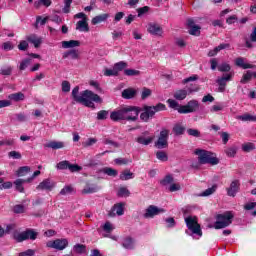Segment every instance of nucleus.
Here are the masks:
<instances>
[{
	"label": "nucleus",
	"mask_w": 256,
	"mask_h": 256,
	"mask_svg": "<svg viewBox=\"0 0 256 256\" xmlns=\"http://www.w3.org/2000/svg\"><path fill=\"white\" fill-rule=\"evenodd\" d=\"M72 98L76 103H80L90 109H95V103H103L101 96L93 93L91 90H84L79 95V86H76L72 90ZM94 101V103H93Z\"/></svg>",
	"instance_id": "obj_1"
},
{
	"label": "nucleus",
	"mask_w": 256,
	"mask_h": 256,
	"mask_svg": "<svg viewBox=\"0 0 256 256\" xmlns=\"http://www.w3.org/2000/svg\"><path fill=\"white\" fill-rule=\"evenodd\" d=\"M138 117L139 108L135 106H122L110 113V119L114 122L137 121Z\"/></svg>",
	"instance_id": "obj_2"
},
{
	"label": "nucleus",
	"mask_w": 256,
	"mask_h": 256,
	"mask_svg": "<svg viewBox=\"0 0 256 256\" xmlns=\"http://www.w3.org/2000/svg\"><path fill=\"white\" fill-rule=\"evenodd\" d=\"M167 106L163 103H158L156 106H147L145 105L143 107V111L140 114L141 121H144V123L149 122V119H153L155 117V113H159V111H166Z\"/></svg>",
	"instance_id": "obj_3"
},
{
	"label": "nucleus",
	"mask_w": 256,
	"mask_h": 256,
	"mask_svg": "<svg viewBox=\"0 0 256 256\" xmlns=\"http://www.w3.org/2000/svg\"><path fill=\"white\" fill-rule=\"evenodd\" d=\"M195 155H198V161L201 165H219V159L214 157L213 154L206 150L197 149Z\"/></svg>",
	"instance_id": "obj_4"
},
{
	"label": "nucleus",
	"mask_w": 256,
	"mask_h": 256,
	"mask_svg": "<svg viewBox=\"0 0 256 256\" xmlns=\"http://www.w3.org/2000/svg\"><path fill=\"white\" fill-rule=\"evenodd\" d=\"M233 213L227 211L223 214H218L216 219L217 221L214 224L215 229H225V227H229L231 223H233Z\"/></svg>",
	"instance_id": "obj_5"
},
{
	"label": "nucleus",
	"mask_w": 256,
	"mask_h": 256,
	"mask_svg": "<svg viewBox=\"0 0 256 256\" xmlns=\"http://www.w3.org/2000/svg\"><path fill=\"white\" fill-rule=\"evenodd\" d=\"M169 129L162 128L157 141L154 143L156 149H167L169 147Z\"/></svg>",
	"instance_id": "obj_6"
},
{
	"label": "nucleus",
	"mask_w": 256,
	"mask_h": 256,
	"mask_svg": "<svg viewBox=\"0 0 256 256\" xmlns=\"http://www.w3.org/2000/svg\"><path fill=\"white\" fill-rule=\"evenodd\" d=\"M186 227L188 231H191L193 235H198L199 237L203 236V231H201V225L197 222V218L187 217L185 218Z\"/></svg>",
	"instance_id": "obj_7"
},
{
	"label": "nucleus",
	"mask_w": 256,
	"mask_h": 256,
	"mask_svg": "<svg viewBox=\"0 0 256 256\" xmlns=\"http://www.w3.org/2000/svg\"><path fill=\"white\" fill-rule=\"evenodd\" d=\"M199 101L190 100L186 105L180 106L178 108V113L187 114V113H195L199 111Z\"/></svg>",
	"instance_id": "obj_8"
},
{
	"label": "nucleus",
	"mask_w": 256,
	"mask_h": 256,
	"mask_svg": "<svg viewBox=\"0 0 256 256\" xmlns=\"http://www.w3.org/2000/svg\"><path fill=\"white\" fill-rule=\"evenodd\" d=\"M56 169H59L60 171H65L66 169H69L71 173H79L83 168L77 164H71L69 161L64 160L60 161L56 165Z\"/></svg>",
	"instance_id": "obj_9"
},
{
	"label": "nucleus",
	"mask_w": 256,
	"mask_h": 256,
	"mask_svg": "<svg viewBox=\"0 0 256 256\" xmlns=\"http://www.w3.org/2000/svg\"><path fill=\"white\" fill-rule=\"evenodd\" d=\"M161 213H165V209L150 205L145 209L143 217L144 219H153V217H157V215H161Z\"/></svg>",
	"instance_id": "obj_10"
},
{
	"label": "nucleus",
	"mask_w": 256,
	"mask_h": 256,
	"mask_svg": "<svg viewBox=\"0 0 256 256\" xmlns=\"http://www.w3.org/2000/svg\"><path fill=\"white\" fill-rule=\"evenodd\" d=\"M50 249H57L58 251H63V249H67L69 246V241L65 238L56 239L54 241H49L46 244Z\"/></svg>",
	"instance_id": "obj_11"
},
{
	"label": "nucleus",
	"mask_w": 256,
	"mask_h": 256,
	"mask_svg": "<svg viewBox=\"0 0 256 256\" xmlns=\"http://www.w3.org/2000/svg\"><path fill=\"white\" fill-rule=\"evenodd\" d=\"M125 214V202H120L114 204V207L111 208V210L108 212L109 217H115V215H118L121 217V215Z\"/></svg>",
	"instance_id": "obj_12"
},
{
	"label": "nucleus",
	"mask_w": 256,
	"mask_h": 256,
	"mask_svg": "<svg viewBox=\"0 0 256 256\" xmlns=\"http://www.w3.org/2000/svg\"><path fill=\"white\" fill-rule=\"evenodd\" d=\"M233 79V73L223 74L221 78H218L216 82L218 83V91L220 93H225V87H227V81H231Z\"/></svg>",
	"instance_id": "obj_13"
},
{
	"label": "nucleus",
	"mask_w": 256,
	"mask_h": 256,
	"mask_svg": "<svg viewBox=\"0 0 256 256\" xmlns=\"http://www.w3.org/2000/svg\"><path fill=\"white\" fill-rule=\"evenodd\" d=\"M37 191H53L55 189V181L44 179L37 187Z\"/></svg>",
	"instance_id": "obj_14"
},
{
	"label": "nucleus",
	"mask_w": 256,
	"mask_h": 256,
	"mask_svg": "<svg viewBox=\"0 0 256 256\" xmlns=\"http://www.w3.org/2000/svg\"><path fill=\"white\" fill-rule=\"evenodd\" d=\"M26 41H28V43H32L36 49H39V47H41V43H43V38L37 36V34H30L26 36Z\"/></svg>",
	"instance_id": "obj_15"
},
{
	"label": "nucleus",
	"mask_w": 256,
	"mask_h": 256,
	"mask_svg": "<svg viewBox=\"0 0 256 256\" xmlns=\"http://www.w3.org/2000/svg\"><path fill=\"white\" fill-rule=\"evenodd\" d=\"M148 33L161 37L163 35V28L159 24L150 23L148 24Z\"/></svg>",
	"instance_id": "obj_16"
},
{
	"label": "nucleus",
	"mask_w": 256,
	"mask_h": 256,
	"mask_svg": "<svg viewBox=\"0 0 256 256\" xmlns=\"http://www.w3.org/2000/svg\"><path fill=\"white\" fill-rule=\"evenodd\" d=\"M239 186V180L232 181L230 187L227 188V195H229V197H235V195L239 193Z\"/></svg>",
	"instance_id": "obj_17"
},
{
	"label": "nucleus",
	"mask_w": 256,
	"mask_h": 256,
	"mask_svg": "<svg viewBox=\"0 0 256 256\" xmlns=\"http://www.w3.org/2000/svg\"><path fill=\"white\" fill-rule=\"evenodd\" d=\"M25 183H31V179H17L14 182L16 191H19V193H25V188L23 187V185H25Z\"/></svg>",
	"instance_id": "obj_18"
},
{
	"label": "nucleus",
	"mask_w": 256,
	"mask_h": 256,
	"mask_svg": "<svg viewBox=\"0 0 256 256\" xmlns=\"http://www.w3.org/2000/svg\"><path fill=\"white\" fill-rule=\"evenodd\" d=\"M231 47L230 44H220L215 47L213 50L208 52V57H215L219 51H223V49H229Z\"/></svg>",
	"instance_id": "obj_19"
},
{
	"label": "nucleus",
	"mask_w": 256,
	"mask_h": 256,
	"mask_svg": "<svg viewBox=\"0 0 256 256\" xmlns=\"http://www.w3.org/2000/svg\"><path fill=\"white\" fill-rule=\"evenodd\" d=\"M235 64L242 69H255V65L245 63V59L242 57L237 58Z\"/></svg>",
	"instance_id": "obj_20"
},
{
	"label": "nucleus",
	"mask_w": 256,
	"mask_h": 256,
	"mask_svg": "<svg viewBox=\"0 0 256 256\" xmlns=\"http://www.w3.org/2000/svg\"><path fill=\"white\" fill-rule=\"evenodd\" d=\"M99 191V187L95 184H87L82 190V195H88L90 193H97Z\"/></svg>",
	"instance_id": "obj_21"
},
{
	"label": "nucleus",
	"mask_w": 256,
	"mask_h": 256,
	"mask_svg": "<svg viewBox=\"0 0 256 256\" xmlns=\"http://www.w3.org/2000/svg\"><path fill=\"white\" fill-rule=\"evenodd\" d=\"M137 95V90L133 88H127L122 91L123 99H133Z\"/></svg>",
	"instance_id": "obj_22"
},
{
	"label": "nucleus",
	"mask_w": 256,
	"mask_h": 256,
	"mask_svg": "<svg viewBox=\"0 0 256 256\" xmlns=\"http://www.w3.org/2000/svg\"><path fill=\"white\" fill-rule=\"evenodd\" d=\"M77 31H84L85 33H89V24L87 20H80L76 24Z\"/></svg>",
	"instance_id": "obj_23"
},
{
	"label": "nucleus",
	"mask_w": 256,
	"mask_h": 256,
	"mask_svg": "<svg viewBox=\"0 0 256 256\" xmlns=\"http://www.w3.org/2000/svg\"><path fill=\"white\" fill-rule=\"evenodd\" d=\"M79 45H81V42L78 40L62 41L63 49H71L73 47H79Z\"/></svg>",
	"instance_id": "obj_24"
},
{
	"label": "nucleus",
	"mask_w": 256,
	"mask_h": 256,
	"mask_svg": "<svg viewBox=\"0 0 256 256\" xmlns=\"http://www.w3.org/2000/svg\"><path fill=\"white\" fill-rule=\"evenodd\" d=\"M107 19H109V14H100L96 17H94L91 21L92 25H99V23L105 22Z\"/></svg>",
	"instance_id": "obj_25"
},
{
	"label": "nucleus",
	"mask_w": 256,
	"mask_h": 256,
	"mask_svg": "<svg viewBox=\"0 0 256 256\" xmlns=\"http://www.w3.org/2000/svg\"><path fill=\"white\" fill-rule=\"evenodd\" d=\"M114 69L116 70V73H121V71H125L129 67V64L125 61L117 62L113 65Z\"/></svg>",
	"instance_id": "obj_26"
},
{
	"label": "nucleus",
	"mask_w": 256,
	"mask_h": 256,
	"mask_svg": "<svg viewBox=\"0 0 256 256\" xmlns=\"http://www.w3.org/2000/svg\"><path fill=\"white\" fill-rule=\"evenodd\" d=\"M8 99H10V101H25V94H23V92H17V93H13L8 95Z\"/></svg>",
	"instance_id": "obj_27"
},
{
	"label": "nucleus",
	"mask_w": 256,
	"mask_h": 256,
	"mask_svg": "<svg viewBox=\"0 0 256 256\" xmlns=\"http://www.w3.org/2000/svg\"><path fill=\"white\" fill-rule=\"evenodd\" d=\"M153 139H155V137H145V136H139L138 138H136L137 143H139L140 145H151V143H153Z\"/></svg>",
	"instance_id": "obj_28"
},
{
	"label": "nucleus",
	"mask_w": 256,
	"mask_h": 256,
	"mask_svg": "<svg viewBox=\"0 0 256 256\" xmlns=\"http://www.w3.org/2000/svg\"><path fill=\"white\" fill-rule=\"evenodd\" d=\"M44 147H47L48 149H63V147H65V143L51 141V142L45 144Z\"/></svg>",
	"instance_id": "obj_29"
},
{
	"label": "nucleus",
	"mask_w": 256,
	"mask_h": 256,
	"mask_svg": "<svg viewBox=\"0 0 256 256\" xmlns=\"http://www.w3.org/2000/svg\"><path fill=\"white\" fill-rule=\"evenodd\" d=\"M120 179L121 181H129V179H135V174H133L131 170L126 169L121 172Z\"/></svg>",
	"instance_id": "obj_30"
},
{
	"label": "nucleus",
	"mask_w": 256,
	"mask_h": 256,
	"mask_svg": "<svg viewBox=\"0 0 256 256\" xmlns=\"http://www.w3.org/2000/svg\"><path fill=\"white\" fill-rule=\"evenodd\" d=\"M101 173L108 175V177H117V175H119V172L111 167L102 168Z\"/></svg>",
	"instance_id": "obj_31"
},
{
	"label": "nucleus",
	"mask_w": 256,
	"mask_h": 256,
	"mask_svg": "<svg viewBox=\"0 0 256 256\" xmlns=\"http://www.w3.org/2000/svg\"><path fill=\"white\" fill-rule=\"evenodd\" d=\"M187 98V90L185 89H181V90H177L174 93V99H177V101H183V99Z\"/></svg>",
	"instance_id": "obj_32"
},
{
	"label": "nucleus",
	"mask_w": 256,
	"mask_h": 256,
	"mask_svg": "<svg viewBox=\"0 0 256 256\" xmlns=\"http://www.w3.org/2000/svg\"><path fill=\"white\" fill-rule=\"evenodd\" d=\"M73 251L78 255H83V253H87V246L84 244H76L73 247Z\"/></svg>",
	"instance_id": "obj_33"
},
{
	"label": "nucleus",
	"mask_w": 256,
	"mask_h": 256,
	"mask_svg": "<svg viewBox=\"0 0 256 256\" xmlns=\"http://www.w3.org/2000/svg\"><path fill=\"white\" fill-rule=\"evenodd\" d=\"M30 172H31V167L22 166L17 170L16 175L17 177H25V175H27V173H30Z\"/></svg>",
	"instance_id": "obj_34"
},
{
	"label": "nucleus",
	"mask_w": 256,
	"mask_h": 256,
	"mask_svg": "<svg viewBox=\"0 0 256 256\" xmlns=\"http://www.w3.org/2000/svg\"><path fill=\"white\" fill-rule=\"evenodd\" d=\"M240 121H250V122H256V116L251 115L249 113H246L244 115H240L237 117Z\"/></svg>",
	"instance_id": "obj_35"
},
{
	"label": "nucleus",
	"mask_w": 256,
	"mask_h": 256,
	"mask_svg": "<svg viewBox=\"0 0 256 256\" xmlns=\"http://www.w3.org/2000/svg\"><path fill=\"white\" fill-rule=\"evenodd\" d=\"M14 239L17 241V243H23V241H27V233L21 232V233H15L14 234Z\"/></svg>",
	"instance_id": "obj_36"
},
{
	"label": "nucleus",
	"mask_w": 256,
	"mask_h": 256,
	"mask_svg": "<svg viewBox=\"0 0 256 256\" xmlns=\"http://www.w3.org/2000/svg\"><path fill=\"white\" fill-rule=\"evenodd\" d=\"M105 77H119L117 70H115V66L113 68H106L104 69Z\"/></svg>",
	"instance_id": "obj_37"
},
{
	"label": "nucleus",
	"mask_w": 256,
	"mask_h": 256,
	"mask_svg": "<svg viewBox=\"0 0 256 256\" xmlns=\"http://www.w3.org/2000/svg\"><path fill=\"white\" fill-rule=\"evenodd\" d=\"M124 75H126V77H139V75H141V71L135 69H125Z\"/></svg>",
	"instance_id": "obj_38"
},
{
	"label": "nucleus",
	"mask_w": 256,
	"mask_h": 256,
	"mask_svg": "<svg viewBox=\"0 0 256 256\" xmlns=\"http://www.w3.org/2000/svg\"><path fill=\"white\" fill-rule=\"evenodd\" d=\"M254 149H255V144L252 142H247L242 145V151H244V153H251V151H254Z\"/></svg>",
	"instance_id": "obj_39"
},
{
	"label": "nucleus",
	"mask_w": 256,
	"mask_h": 256,
	"mask_svg": "<svg viewBox=\"0 0 256 256\" xmlns=\"http://www.w3.org/2000/svg\"><path fill=\"white\" fill-rule=\"evenodd\" d=\"M172 131L175 133V135H183V133H185V127L181 124H176L174 125Z\"/></svg>",
	"instance_id": "obj_40"
},
{
	"label": "nucleus",
	"mask_w": 256,
	"mask_h": 256,
	"mask_svg": "<svg viewBox=\"0 0 256 256\" xmlns=\"http://www.w3.org/2000/svg\"><path fill=\"white\" fill-rule=\"evenodd\" d=\"M72 193H75V188L71 185L65 186L61 191L60 195H71Z\"/></svg>",
	"instance_id": "obj_41"
},
{
	"label": "nucleus",
	"mask_w": 256,
	"mask_h": 256,
	"mask_svg": "<svg viewBox=\"0 0 256 256\" xmlns=\"http://www.w3.org/2000/svg\"><path fill=\"white\" fill-rule=\"evenodd\" d=\"M173 181H174L173 176H171V175H166V176L164 177V179H162V180L160 181V184L163 185V187H167V185H171V184L173 183Z\"/></svg>",
	"instance_id": "obj_42"
},
{
	"label": "nucleus",
	"mask_w": 256,
	"mask_h": 256,
	"mask_svg": "<svg viewBox=\"0 0 256 256\" xmlns=\"http://www.w3.org/2000/svg\"><path fill=\"white\" fill-rule=\"evenodd\" d=\"M156 158L159 161L165 162L169 160V156L167 155V153L165 151H157L156 152Z\"/></svg>",
	"instance_id": "obj_43"
},
{
	"label": "nucleus",
	"mask_w": 256,
	"mask_h": 256,
	"mask_svg": "<svg viewBox=\"0 0 256 256\" xmlns=\"http://www.w3.org/2000/svg\"><path fill=\"white\" fill-rule=\"evenodd\" d=\"M25 233H27V239H31V241H35V239H37V235H39V233L33 229H26Z\"/></svg>",
	"instance_id": "obj_44"
},
{
	"label": "nucleus",
	"mask_w": 256,
	"mask_h": 256,
	"mask_svg": "<svg viewBox=\"0 0 256 256\" xmlns=\"http://www.w3.org/2000/svg\"><path fill=\"white\" fill-rule=\"evenodd\" d=\"M152 93L153 91H151V89L147 87L142 88L141 99L145 101V99L151 97Z\"/></svg>",
	"instance_id": "obj_45"
},
{
	"label": "nucleus",
	"mask_w": 256,
	"mask_h": 256,
	"mask_svg": "<svg viewBox=\"0 0 256 256\" xmlns=\"http://www.w3.org/2000/svg\"><path fill=\"white\" fill-rule=\"evenodd\" d=\"M217 191V185H213L211 188L206 189L202 192L201 197H209V195H213Z\"/></svg>",
	"instance_id": "obj_46"
},
{
	"label": "nucleus",
	"mask_w": 256,
	"mask_h": 256,
	"mask_svg": "<svg viewBox=\"0 0 256 256\" xmlns=\"http://www.w3.org/2000/svg\"><path fill=\"white\" fill-rule=\"evenodd\" d=\"M107 117H109V111H107V110H100L97 113L98 121H105V119H107Z\"/></svg>",
	"instance_id": "obj_47"
},
{
	"label": "nucleus",
	"mask_w": 256,
	"mask_h": 256,
	"mask_svg": "<svg viewBox=\"0 0 256 256\" xmlns=\"http://www.w3.org/2000/svg\"><path fill=\"white\" fill-rule=\"evenodd\" d=\"M122 246L124 247V249H133V238L127 237L123 241Z\"/></svg>",
	"instance_id": "obj_48"
},
{
	"label": "nucleus",
	"mask_w": 256,
	"mask_h": 256,
	"mask_svg": "<svg viewBox=\"0 0 256 256\" xmlns=\"http://www.w3.org/2000/svg\"><path fill=\"white\" fill-rule=\"evenodd\" d=\"M218 71H220L221 73H229V71H231V65L227 63H222L218 66Z\"/></svg>",
	"instance_id": "obj_49"
},
{
	"label": "nucleus",
	"mask_w": 256,
	"mask_h": 256,
	"mask_svg": "<svg viewBox=\"0 0 256 256\" xmlns=\"http://www.w3.org/2000/svg\"><path fill=\"white\" fill-rule=\"evenodd\" d=\"M227 157H235L237 155V147L232 146L225 150Z\"/></svg>",
	"instance_id": "obj_50"
},
{
	"label": "nucleus",
	"mask_w": 256,
	"mask_h": 256,
	"mask_svg": "<svg viewBox=\"0 0 256 256\" xmlns=\"http://www.w3.org/2000/svg\"><path fill=\"white\" fill-rule=\"evenodd\" d=\"M253 78V72L248 71L246 74L243 75L240 83H249V81H251V79Z\"/></svg>",
	"instance_id": "obj_51"
},
{
	"label": "nucleus",
	"mask_w": 256,
	"mask_h": 256,
	"mask_svg": "<svg viewBox=\"0 0 256 256\" xmlns=\"http://www.w3.org/2000/svg\"><path fill=\"white\" fill-rule=\"evenodd\" d=\"M129 195H131V192H129V189L125 187H121L118 190V197H129Z\"/></svg>",
	"instance_id": "obj_52"
},
{
	"label": "nucleus",
	"mask_w": 256,
	"mask_h": 256,
	"mask_svg": "<svg viewBox=\"0 0 256 256\" xmlns=\"http://www.w3.org/2000/svg\"><path fill=\"white\" fill-rule=\"evenodd\" d=\"M71 3H73V0H64L63 13H71Z\"/></svg>",
	"instance_id": "obj_53"
},
{
	"label": "nucleus",
	"mask_w": 256,
	"mask_h": 256,
	"mask_svg": "<svg viewBox=\"0 0 256 256\" xmlns=\"http://www.w3.org/2000/svg\"><path fill=\"white\" fill-rule=\"evenodd\" d=\"M168 191H170V193H175V191H181V185L179 183H171Z\"/></svg>",
	"instance_id": "obj_54"
},
{
	"label": "nucleus",
	"mask_w": 256,
	"mask_h": 256,
	"mask_svg": "<svg viewBox=\"0 0 256 256\" xmlns=\"http://www.w3.org/2000/svg\"><path fill=\"white\" fill-rule=\"evenodd\" d=\"M167 103L169 104V107H171V109H175L176 111H179V107H181L178 102L173 99H168Z\"/></svg>",
	"instance_id": "obj_55"
},
{
	"label": "nucleus",
	"mask_w": 256,
	"mask_h": 256,
	"mask_svg": "<svg viewBox=\"0 0 256 256\" xmlns=\"http://www.w3.org/2000/svg\"><path fill=\"white\" fill-rule=\"evenodd\" d=\"M188 135L191 137H201V132L197 129L189 128L187 130Z\"/></svg>",
	"instance_id": "obj_56"
},
{
	"label": "nucleus",
	"mask_w": 256,
	"mask_h": 256,
	"mask_svg": "<svg viewBox=\"0 0 256 256\" xmlns=\"http://www.w3.org/2000/svg\"><path fill=\"white\" fill-rule=\"evenodd\" d=\"M62 91L63 93H69L71 91V83L69 81L65 80L62 82Z\"/></svg>",
	"instance_id": "obj_57"
},
{
	"label": "nucleus",
	"mask_w": 256,
	"mask_h": 256,
	"mask_svg": "<svg viewBox=\"0 0 256 256\" xmlns=\"http://www.w3.org/2000/svg\"><path fill=\"white\" fill-rule=\"evenodd\" d=\"M31 63V59H24L22 60V62L20 63V71H25L27 69V67H29V64Z\"/></svg>",
	"instance_id": "obj_58"
},
{
	"label": "nucleus",
	"mask_w": 256,
	"mask_h": 256,
	"mask_svg": "<svg viewBox=\"0 0 256 256\" xmlns=\"http://www.w3.org/2000/svg\"><path fill=\"white\" fill-rule=\"evenodd\" d=\"M18 49L19 51H27L29 49V43L25 40L20 41Z\"/></svg>",
	"instance_id": "obj_59"
},
{
	"label": "nucleus",
	"mask_w": 256,
	"mask_h": 256,
	"mask_svg": "<svg viewBox=\"0 0 256 256\" xmlns=\"http://www.w3.org/2000/svg\"><path fill=\"white\" fill-rule=\"evenodd\" d=\"M200 29H201V27H199V26H192L190 29H189V33H190V35H200Z\"/></svg>",
	"instance_id": "obj_60"
},
{
	"label": "nucleus",
	"mask_w": 256,
	"mask_h": 256,
	"mask_svg": "<svg viewBox=\"0 0 256 256\" xmlns=\"http://www.w3.org/2000/svg\"><path fill=\"white\" fill-rule=\"evenodd\" d=\"M8 157L12 158V159H21V154L20 152H17V151H10L8 153Z\"/></svg>",
	"instance_id": "obj_61"
},
{
	"label": "nucleus",
	"mask_w": 256,
	"mask_h": 256,
	"mask_svg": "<svg viewBox=\"0 0 256 256\" xmlns=\"http://www.w3.org/2000/svg\"><path fill=\"white\" fill-rule=\"evenodd\" d=\"M13 72V68L11 66H7L1 69V75H11Z\"/></svg>",
	"instance_id": "obj_62"
},
{
	"label": "nucleus",
	"mask_w": 256,
	"mask_h": 256,
	"mask_svg": "<svg viewBox=\"0 0 256 256\" xmlns=\"http://www.w3.org/2000/svg\"><path fill=\"white\" fill-rule=\"evenodd\" d=\"M103 231H105L106 233H111V231H113V225L111 224V222H106L104 224Z\"/></svg>",
	"instance_id": "obj_63"
},
{
	"label": "nucleus",
	"mask_w": 256,
	"mask_h": 256,
	"mask_svg": "<svg viewBox=\"0 0 256 256\" xmlns=\"http://www.w3.org/2000/svg\"><path fill=\"white\" fill-rule=\"evenodd\" d=\"M33 255H35V250L33 249H28L24 252L19 253V256H33Z\"/></svg>",
	"instance_id": "obj_64"
}]
</instances>
